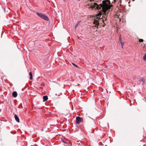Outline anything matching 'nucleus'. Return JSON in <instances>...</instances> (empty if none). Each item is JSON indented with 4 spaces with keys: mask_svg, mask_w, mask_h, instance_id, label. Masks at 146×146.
<instances>
[{
    "mask_svg": "<svg viewBox=\"0 0 146 146\" xmlns=\"http://www.w3.org/2000/svg\"><path fill=\"white\" fill-rule=\"evenodd\" d=\"M29 75L30 76V79L31 80H32L33 79V76H32V73L31 72H30L29 73Z\"/></svg>",
    "mask_w": 146,
    "mask_h": 146,
    "instance_id": "obj_14",
    "label": "nucleus"
},
{
    "mask_svg": "<svg viewBox=\"0 0 146 146\" xmlns=\"http://www.w3.org/2000/svg\"><path fill=\"white\" fill-rule=\"evenodd\" d=\"M102 4H101V8H102V11L104 14L106 16L108 13V11L113 7V5L111 4L110 0H104L102 1Z\"/></svg>",
    "mask_w": 146,
    "mask_h": 146,
    "instance_id": "obj_1",
    "label": "nucleus"
},
{
    "mask_svg": "<svg viewBox=\"0 0 146 146\" xmlns=\"http://www.w3.org/2000/svg\"><path fill=\"white\" fill-rule=\"evenodd\" d=\"M143 59L144 60H146V54L143 57Z\"/></svg>",
    "mask_w": 146,
    "mask_h": 146,
    "instance_id": "obj_16",
    "label": "nucleus"
},
{
    "mask_svg": "<svg viewBox=\"0 0 146 146\" xmlns=\"http://www.w3.org/2000/svg\"><path fill=\"white\" fill-rule=\"evenodd\" d=\"M139 41L140 42H142L143 41V40L142 39H139Z\"/></svg>",
    "mask_w": 146,
    "mask_h": 146,
    "instance_id": "obj_17",
    "label": "nucleus"
},
{
    "mask_svg": "<svg viewBox=\"0 0 146 146\" xmlns=\"http://www.w3.org/2000/svg\"><path fill=\"white\" fill-rule=\"evenodd\" d=\"M135 0H132L133 1H134Z\"/></svg>",
    "mask_w": 146,
    "mask_h": 146,
    "instance_id": "obj_22",
    "label": "nucleus"
},
{
    "mask_svg": "<svg viewBox=\"0 0 146 146\" xmlns=\"http://www.w3.org/2000/svg\"><path fill=\"white\" fill-rule=\"evenodd\" d=\"M119 42H122V41H121V35L119 37Z\"/></svg>",
    "mask_w": 146,
    "mask_h": 146,
    "instance_id": "obj_15",
    "label": "nucleus"
},
{
    "mask_svg": "<svg viewBox=\"0 0 146 146\" xmlns=\"http://www.w3.org/2000/svg\"><path fill=\"white\" fill-rule=\"evenodd\" d=\"M14 117L16 120L17 122H19V119L17 115L16 114H15L14 115Z\"/></svg>",
    "mask_w": 146,
    "mask_h": 146,
    "instance_id": "obj_8",
    "label": "nucleus"
},
{
    "mask_svg": "<svg viewBox=\"0 0 146 146\" xmlns=\"http://www.w3.org/2000/svg\"><path fill=\"white\" fill-rule=\"evenodd\" d=\"M17 94L16 91L14 92L12 94V96L14 98H16L17 97Z\"/></svg>",
    "mask_w": 146,
    "mask_h": 146,
    "instance_id": "obj_9",
    "label": "nucleus"
},
{
    "mask_svg": "<svg viewBox=\"0 0 146 146\" xmlns=\"http://www.w3.org/2000/svg\"><path fill=\"white\" fill-rule=\"evenodd\" d=\"M103 17H104V16L103 15L102 16ZM101 21H102L103 23H104V24H105L106 22V19L105 17H104V18H101Z\"/></svg>",
    "mask_w": 146,
    "mask_h": 146,
    "instance_id": "obj_7",
    "label": "nucleus"
},
{
    "mask_svg": "<svg viewBox=\"0 0 146 146\" xmlns=\"http://www.w3.org/2000/svg\"><path fill=\"white\" fill-rule=\"evenodd\" d=\"M103 27H104L105 26L104 25H103Z\"/></svg>",
    "mask_w": 146,
    "mask_h": 146,
    "instance_id": "obj_23",
    "label": "nucleus"
},
{
    "mask_svg": "<svg viewBox=\"0 0 146 146\" xmlns=\"http://www.w3.org/2000/svg\"><path fill=\"white\" fill-rule=\"evenodd\" d=\"M101 15H102V13H101Z\"/></svg>",
    "mask_w": 146,
    "mask_h": 146,
    "instance_id": "obj_25",
    "label": "nucleus"
},
{
    "mask_svg": "<svg viewBox=\"0 0 146 146\" xmlns=\"http://www.w3.org/2000/svg\"><path fill=\"white\" fill-rule=\"evenodd\" d=\"M43 101L45 102L48 99V97L47 96H43Z\"/></svg>",
    "mask_w": 146,
    "mask_h": 146,
    "instance_id": "obj_11",
    "label": "nucleus"
},
{
    "mask_svg": "<svg viewBox=\"0 0 146 146\" xmlns=\"http://www.w3.org/2000/svg\"><path fill=\"white\" fill-rule=\"evenodd\" d=\"M36 14L40 17H41V18H42V17L44 15V14H42L39 13H36Z\"/></svg>",
    "mask_w": 146,
    "mask_h": 146,
    "instance_id": "obj_12",
    "label": "nucleus"
},
{
    "mask_svg": "<svg viewBox=\"0 0 146 146\" xmlns=\"http://www.w3.org/2000/svg\"><path fill=\"white\" fill-rule=\"evenodd\" d=\"M81 0H78L79 1H80Z\"/></svg>",
    "mask_w": 146,
    "mask_h": 146,
    "instance_id": "obj_24",
    "label": "nucleus"
},
{
    "mask_svg": "<svg viewBox=\"0 0 146 146\" xmlns=\"http://www.w3.org/2000/svg\"><path fill=\"white\" fill-rule=\"evenodd\" d=\"M42 19L46 21H48L49 20V19L48 17L44 14Z\"/></svg>",
    "mask_w": 146,
    "mask_h": 146,
    "instance_id": "obj_6",
    "label": "nucleus"
},
{
    "mask_svg": "<svg viewBox=\"0 0 146 146\" xmlns=\"http://www.w3.org/2000/svg\"><path fill=\"white\" fill-rule=\"evenodd\" d=\"M78 24H77L75 25V28H77V27H78Z\"/></svg>",
    "mask_w": 146,
    "mask_h": 146,
    "instance_id": "obj_20",
    "label": "nucleus"
},
{
    "mask_svg": "<svg viewBox=\"0 0 146 146\" xmlns=\"http://www.w3.org/2000/svg\"><path fill=\"white\" fill-rule=\"evenodd\" d=\"M63 142H64V143H66V144H67V143H67V142H66L64 141H63Z\"/></svg>",
    "mask_w": 146,
    "mask_h": 146,
    "instance_id": "obj_21",
    "label": "nucleus"
},
{
    "mask_svg": "<svg viewBox=\"0 0 146 146\" xmlns=\"http://www.w3.org/2000/svg\"><path fill=\"white\" fill-rule=\"evenodd\" d=\"M140 83L142 85H143L144 84L145 82V80L143 78H142L141 80L140 81Z\"/></svg>",
    "mask_w": 146,
    "mask_h": 146,
    "instance_id": "obj_10",
    "label": "nucleus"
},
{
    "mask_svg": "<svg viewBox=\"0 0 146 146\" xmlns=\"http://www.w3.org/2000/svg\"><path fill=\"white\" fill-rule=\"evenodd\" d=\"M100 16V11L99 12L98 14L95 17L94 16H93V15H90V17H94V23L96 25H99V23L98 21L100 19V17H98V16Z\"/></svg>",
    "mask_w": 146,
    "mask_h": 146,
    "instance_id": "obj_2",
    "label": "nucleus"
},
{
    "mask_svg": "<svg viewBox=\"0 0 146 146\" xmlns=\"http://www.w3.org/2000/svg\"><path fill=\"white\" fill-rule=\"evenodd\" d=\"M120 43L121 44V45L122 48H123V44H124L122 42H121Z\"/></svg>",
    "mask_w": 146,
    "mask_h": 146,
    "instance_id": "obj_19",
    "label": "nucleus"
},
{
    "mask_svg": "<svg viewBox=\"0 0 146 146\" xmlns=\"http://www.w3.org/2000/svg\"><path fill=\"white\" fill-rule=\"evenodd\" d=\"M76 119V123L77 124H79L80 123L83 121V118L79 116L77 117Z\"/></svg>",
    "mask_w": 146,
    "mask_h": 146,
    "instance_id": "obj_5",
    "label": "nucleus"
},
{
    "mask_svg": "<svg viewBox=\"0 0 146 146\" xmlns=\"http://www.w3.org/2000/svg\"><path fill=\"white\" fill-rule=\"evenodd\" d=\"M88 5L91 6L90 7H89V9H90V8L93 9L94 8L97 9H100V8H99L98 5L96 3H94V5H92V3H90V4H89Z\"/></svg>",
    "mask_w": 146,
    "mask_h": 146,
    "instance_id": "obj_3",
    "label": "nucleus"
},
{
    "mask_svg": "<svg viewBox=\"0 0 146 146\" xmlns=\"http://www.w3.org/2000/svg\"><path fill=\"white\" fill-rule=\"evenodd\" d=\"M36 14L40 17H41V18H42V17L44 15V14H42L39 13H36Z\"/></svg>",
    "mask_w": 146,
    "mask_h": 146,
    "instance_id": "obj_13",
    "label": "nucleus"
},
{
    "mask_svg": "<svg viewBox=\"0 0 146 146\" xmlns=\"http://www.w3.org/2000/svg\"><path fill=\"white\" fill-rule=\"evenodd\" d=\"M72 64L74 66L77 67V68H78V66L76 64H74V63H72Z\"/></svg>",
    "mask_w": 146,
    "mask_h": 146,
    "instance_id": "obj_18",
    "label": "nucleus"
},
{
    "mask_svg": "<svg viewBox=\"0 0 146 146\" xmlns=\"http://www.w3.org/2000/svg\"><path fill=\"white\" fill-rule=\"evenodd\" d=\"M122 15V13L121 12V11L119 10H118L116 12L115 17L118 19H121Z\"/></svg>",
    "mask_w": 146,
    "mask_h": 146,
    "instance_id": "obj_4",
    "label": "nucleus"
}]
</instances>
